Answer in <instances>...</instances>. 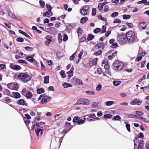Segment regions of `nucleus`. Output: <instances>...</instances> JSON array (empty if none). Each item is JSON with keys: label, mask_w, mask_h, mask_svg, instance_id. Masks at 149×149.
I'll return each mask as SVG.
<instances>
[{"label": "nucleus", "mask_w": 149, "mask_h": 149, "mask_svg": "<svg viewBox=\"0 0 149 149\" xmlns=\"http://www.w3.org/2000/svg\"><path fill=\"white\" fill-rule=\"evenodd\" d=\"M126 35L127 40L130 44L134 43L136 39L135 33L133 31H129L127 32Z\"/></svg>", "instance_id": "f257e3e1"}, {"label": "nucleus", "mask_w": 149, "mask_h": 149, "mask_svg": "<svg viewBox=\"0 0 149 149\" xmlns=\"http://www.w3.org/2000/svg\"><path fill=\"white\" fill-rule=\"evenodd\" d=\"M114 69L116 71H119L121 70L124 67L123 63L119 61H116L113 63Z\"/></svg>", "instance_id": "f03ea898"}, {"label": "nucleus", "mask_w": 149, "mask_h": 149, "mask_svg": "<svg viewBox=\"0 0 149 149\" xmlns=\"http://www.w3.org/2000/svg\"><path fill=\"white\" fill-rule=\"evenodd\" d=\"M24 83H26L30 80L31 78L26 73H21L19 74L18 77Z\"/></svg>", "instance_id": "7ed1b4c3"}, {"label": "nucleus", "mask_w": 149, "mask_h": 149, "mask_svg": "<svg viewBox=\"0 0 149 149\" xmlns=\"http://www.w3.org/2000/svg\"><path fill=\"white\" fill-rule=\"evenodd\" d=\"M118 41L120 44L125 43L127 40L126 35L123 34H120L117 37Z\"/></svg>", "instance_id": "20e7f679"}, {"label": "nucleus", "mask_w": 149, "mask_h": 149, "mask_svg": "<svg viewBox=\"0 0 149 149\" xmlns=\"http://www.w3.org/2000/svg\"><path fill=\"white\" fill-rule=\"evenodd\" d=\"M89 9V7L88 5H86L83 7L82 9L80 10V13L83 15H85L88 14Z\"/></svg>", "instance_id": "39448f33"}, {"label": "nucleus", "mask_w": 149, "mask_h": 149, "mask_svg": "<svg viewBox=\"0 0 149 149\" xmlns=\"http://www.w3.org/2000/svg\"><path fill=\"white\" fill-rule=\"evenodd\" d=\"M90 100L87 99H82L81 100L78 101L77 104H82L86 105H88L90 104Z\"/></svg>", "instance_id": "423d86ee"}, {"label": "nucleus", "mask_w": 149, "mask_h": 149, "mask_svg": "<svg viewBox=\"0 0 149 149\" xmlns=\"http://www.w3.org/2000/svg\"><path fill=\"white\" fill-rule=\"evenodd\" d=\"M142 102L141 100L139 99L135 98L130 102V104L132 105H140Z\"/></svg>", "instance_id": "0eeeda50"}, {"label": "nucleus", "mask_w": 149, "mask_h": 149, "mask_svg": "<svg viewBox=\"0 0 149 149\" xmlns=\"http://www.w3.org/2000/svg\"><path fill=\"white\" fill-rule=\"evenodd\" d=\"M7 87L10 89L16 90L18 88V87L17 84L14 83H10L7 84Z\"/></svg>", "instance_id": "6e6552de"}, {"label": "nucleus", "mask_w": 149, "mask_h": 149, "mask_svg": "<svg viewBox=\"0 0 149 149\" xmlns=\"http://www.w3.org/2000/svg\"><path fill=\"white\" fill-rule=\"evenodd\" d=\"M22 94L25 96H26L27 98H30L31 97L32 94L30 92L26 91L25 90H23L22 92Z\"/></svg>", "instance_id": "1a4fd4ad"}, {"label": "nucleus", "mask_w": 149, "mask_h": 149, "mask_svg": "<svg viewBox=\"0 0 149 149\" xmlns=\"http://www.w3.org/2000/svg\"><path fill=\"white\" fill-rule=\"evenodd\" d=\"M9 67L11 69L15 70H18L20 69L19 66L17 65H14L13 64H11L10 65Z\"/></svg>", "instance_id": "9d476101"}, {"label": "nucleus", "mask_w": 149, "mask_h": 149, "mask_svg": "<svg viewBox=\"0 0 149 149\" xmlns=\"http://www.w3.org/2000/svg\"><path fill=\"white\" fill-rule=\"evenodd\" d=\"M53 15V13L51 11L47 10L46 12L43 13V16L49 17Z\"/></svg>", "instance_id": "9b49d317"}, {"label": "nucleus", "mask_w": 149, "mask_h": 149, "mask_svg": "<svg viewBox=\"0 0 149 149\" xmlns=\"http://www.w3.org/2000/svg\"><path fill=\"white\" fill-rule=\"evenodd\" d=\"M138 26L140 30L144 29L146 26V23L144 22H141L138 24Z\"/></svg>", "instance_id": "f8f14e48"}, {"label": "nucleus", "mask_w": 149, "mask_h": 149, "mask_svg": "<svg viewBox=\"0 0 149 149\" xmlns=\"http://www.w3.org/2000/svg\"><path fill=\"white\" fill-rule=\"evenodd\" d=\"M95 47H97L100 48V49H103L105 47V45L104 43L103 42H101L98 43L96 45Z\"/></svg>", "instance_id": "ddd939ff"}, {"label": "nucleus", "mask_w": 149, "mask_h": 149, "mask_svg": "<svg viewBox=\"0 0 149 149\" xmlns=\"http://www.w3.org/2000/svg\"><path fill=\"white\" fill-rule=\"evenodd\" d=\"M35 132L37 136H41L42 134V131L41 129L39 128H37L35 130Z\"/></svg>", "instance_id": "4468645a"}, {"label": "nucleus", "mask_w": 149, "mask_h": 149, "mask_svg": "<svg viewBox=\"0 0 149 149\" xmlns=\"http://www.w3.org/2000/svg\"><path fill=\"white\" fill-rule=\"evenodd\" d=\"M74 70V68L73 67H72L71 68L70 70L67 72V74H68V77L70 78L72 77L73 75V71Z\"/></svg>", "instance_id": "2eb2a0df"}, {"label": "nucleus", "mask_w": 149, "mask_h": 149, "mask_svg": "<svg viewBox=\"0 0 149 149\" xmlns=\"http://www.w3.org/2000/svg\"><path fill=\"white\" fill-rule=\"evenodd\" d=\"M18 104L19 105H27V104L25 103V102L24 100L22 99H19L18 100Z\"/></svg>", "instance_id": "dca6fc26"}, {"label": "nucleus", "mask_w": 149, "mask_h": 149, "mask_svg": "<svg viewBox=\"0 0 149 149\" xmlns=\"http://www.w3.org/2000/svg\"><path fill=\"white\" fill-rule=\"evenodd\" d=\"M44 124L45 123L42 122H40V123H37V122H36V123H35L33 125V126H32V129L34 130V127L36 126L40 128V125Z\"/></svg>", "instance_id": "f3484780"}, {"label": "nucleus", "mask_w": 149, "mask_h": 149, "mask_svg": "<svg viewBox=\"0 0 149 149\" xmlns=\"http://www.w3.org/2000/svg\"><path fill=\"white\" fill-rule=\"evenodd\" d=\"M137 118L138 119H139L141 121H142L144 122L149 123V120L147 118L143 117L141 116H140L138 117Z\"/></svg>", "instance_id": "a211bd4d"}, {"label": "nucleus", "mask_w": 149, "mask_h": 149, "mask_svg": "<svg viewBox=\"0 0 149 149\" xmlns=\"http://www.w3.org/2000/svg\"><path fill=\"white\" fill-rule=\"evenodd\" d=\"M76 24H70L67 27V29L69 30H71L73 29L76 26Z\"/></svg>", "instance_id": "6ab92c4d"}, {"label": "nucleus", "mask_w": 149, "mask_h": 149, "mask_svg": "<svg viewBox=\"0 0 149 149\" xmlns=\"http://www.w3.org/2000/svg\"><path fill=\"white\" fill-rule=\"evenodd\" d=\"M88 19V18L86 17H84L81 18L80 19V22L83 24L86 22Z\"/></svg>", "instance_id": "aec40b11"}, {"label": "nucleus", "mask_w": 149, "mask_h": 149, "mask_svg": "<svg viewBox=\"0 0 149 149\" xmlns=\"http://www.w3.org/2000/svg\"><path fill=\"white\" fill-rule=\"evenodd\" d=\"M62 86L65 88H67L68 87H71L72 86V85L67 83H63L62 84Z\"/></svg>", "instance_id": "412c9836"}, {"label": "nucleus", "mask_w": 149, "mask_h": 149, "mask_svg": "<svg viewBox=\"0 0 149 149\" xmlns=\"http://www.w3.org/2000/svg\"><path fill=\"white\" fill-rule=\"evenodd\" d=\"M44 84H47L49 82V76H45L44 77Z\"/></svg>", "instance_id": "4be33fe9"}, {"label": "nucleus", "mask_w": 149, "mask_h": 149, "mask_svg": "<svg viewBox=\"0 0 149 149\" xmlns=\"http://www.w3.org/2000/svg\"><path fill=\"white\" fill-rule=\"evenodd\" d=\"M128 122L127 121H125V123L126 124V127L127 130L129 132H130V125L128 123Z\"/></svg>", "instance_id": "5701e85b"}, {"label": "nucleus", "mask_w": 149, "mask_h": 149, "mask_svg": "<svg viewBox=\"0 0 149 149\" xmlns=\"http://www.w3.org/2000/svg\"><path fill=\"white\" fill-rule=\"evenodd\" d=\"M44 92V90L42 88H38L37 90V93L38 94L42 93Z\"/></svg>", "instance_id": "b1692460"}, {"label": "nucleus", "mask_w": 149, "mask_h": 149, "mask_svg": "<svg viewBox=\"0 0 149 149\" xmlns=\"http://www.w3.org/2000/svg\"><path fill=\"white\" fill-rule=\"evenodd\" d=\"M94 38V36L91 34H89L88 35L87 39L88 41H90L93 40Z\"/></svg>", "instance_id": "393cba45"}, {"label": "nucleus", "mask_w": 149, "mask_h": 149, "mask_svg": "<svg viewBox=\"0 0 149 149\" xmlns=\"http://www.w3.org/2000/svg\"><path fill=\"white\" fill-rule=\"evenodd\" d=\"M8 15L11 17L16 20L18 18L15 16L13 13L10 12L9 13Z\"/></svg>", "instance_id": "a878e982"}, {"label": "nucleus", "mask_w": 149, "mask_h": 149, "mask_svg": "<svg viewBox=\"0 0 149 149\" xmlns=\"http://www.w3.org/2000/svg\"><path fill=\"white\" fill-rule=\"evenodd\" d=\"M114 103L113 101H108L105 102V104L107 106H109L113 105Z\"/></svg>", "instance_id": "bb28decb"}, {"label": "nucleus", "mask_w": 149, "mask_h": 149, "mask_svg": "<svg viewBox=\"0 0 149 149\" xmlns=\"http://www.w3.org/2000/svg\"><path fill=\"white\" fill-rule=\"evenodd\" d=\"M75 82L76 84H77L80 85H82L83 84V83L81 80L79 79H75Z\"/></svg>", "instance_id": "cd10ccee"}, {"label": "nucleus", "mask_w": 149, "mask_h": 149, "mask_svg": "<svg viewBox=\"0 0 149 149\" xmlns=\"http://www.w3.org/2000/svg\"><path fill=\"white\" fill-rule=\"evenodd\" d=\"M3 100L5 101L4 102L6 103H10L12 101L10 98L8 97H6L5 100L3 99Z\"/></svg>", "instance_id": "c85d7f7f"}, {"label": "nucleus", "mask_w": 149, "mask_h": 149, "mask_svg": "<svg viewBox=\"0 0 149 149\" xmlns=\"http://www.w3.org/2000/svg\"><path fill=\"white\" fill-rule=\"evenodd\" d=\"M113 83L114 86H118L121 83V81H113Z\"/></svg>", "instance_id": "c756f323"}, {"label": "nucleus", "mask_w": 149, "mask_h": 149, "mask_svg": "<svg viewBox=\"0 0 149 149\" xmlns=\"http://www.w3.org/2000/svg\"><path fill=\"white\" fill-rule=\"evenodd\" d=\"M98 102H93L92 104V108H95L98 107Z\"/></svg>", "instance_id": "7c9ffc66"}, {"label": "nucleus", "mask_w": 149, "mask_h": 149, "mask_svg": "<svg viewBox=\"0 0 149 149\" xmlns=\"http://www.w3.org/2000/svg\"><path fill=\"white\" fill-rule=\"evenodd\" d=\"M13 94L14 96L16 98H19L20 97V95L17 92H13Z\"/></svg>", "instance_id": "2f4dec72"}, {"label": "nucleus", "mask_w": 149, "mask_h": 149, "mask_svg": "<svg viewBox=\"0 0 149 149\" xmlns=\"http://www.w3.org/2000/svg\"><path fill=\"white\" fill-rule=\"evenodd\" d=\"M26 59L30 62H32L33 61V58L30 56H29L26 57Z\"/></svg>", "instance_id": "473e14b6"}, {"label": "nucleus", "mask_w": 149, "mask_h": 149, "mask_svg": "<svg viewBox=\"0 0 149 149\" xmlns=\"http://www.w3.org/2000/svg\"><path fill=\"white\" fill-rule=\"evenodd\" d=\"M60 74L62 78H64L65 77V74L64 71L62 70L60 72Z\"/></svg>", "instance_id": "72a5a7b5"}, {"label": "nucleus", "mask_w": 149, "mask_h": 149, "mask_svg": "<svg viewBox=\"0 0 149 149\" xmlns=\"http://www.w3.org/2000/svg\"><path fill=\"white\" fill-rule=\"evenodd\" d=\"M83 30H82L81 29L80 27L78 28L77 30V33L78 36H80Z\"/></svg>", "instance_id": "f704fd0d"}, {"label": "nucleus", "mask_w": 149, "mask_h": 149, "mask_svg": "<svg viewBox=\"0 0 149 149\" xmlns=\"http://www.w3.org/2000/svg\"><path fill=\"white\" fill-rule=\"evenodd\" d=\"M47 102V100H46V99L45 98L44 96V97H42V100H41V103L42 104H44L46 103Z\"/></svg>", "instance_id": "c9c22d12"}, {"label": "nucleus", "mask_w": 149, "mask_h": 149, "mask_svg": "<svg viewBox=\"0 0 149 149\" xmlns=\"http://www.w3.org/2000/svg\"><path fill=\"white\" fill-rule=\"evenodd\" d=\"M131 17V16L130 15H123V18L124 19H129Z\"/></svg>", "instance_id": "e433bc0d"}, {"label": "nucleus", "mask_w": 149, "mask_h": 149, "mask_svg": "<svg viewBox=\"0 0 149 149\" xmlns=\"http://www.w3.org/2000/svg\"><path fill=\"white\" fill-rule=\"evenodd\" d=\"M71 129V128H70L69 129H64V130L62 132H61V133L62 134H65L67 133Z\"/></svg>", "instance_id": "4c0bfd02"}, {"label": "nucleus", "mask_w": 149, "mask_h": 149, "mask_svg": "<svg viewBox=\"0 0 149 149\" xmlns=\"http://www.w3.org/2000/svg\"><path fill=\"white\" fill-rule=\"evenodd\" d=\"M112 115L108 114L105 115L104 116V118H108L109 119H110L111 118H112Z\"/></svg>", "instance_id": "58836bf2"}, {"label": "nucleus", "mask_w": 149, "mask_h": 149, "mask_svg": "<svg viewBox=\"0 0 149 149\" xmlns=\"http://www.w3.org/2000/svg\"><path fill=\"white\" fill-rule=\"evenodd\" d=\"M39 3L40 6L42 8H44L45 5V3L43 1L40 0L39 1Z\"/></svg>", "instance_id": "ea45409f"}, {"label": "nucleus", "mask_w": 149, "mask_h": 149, "mask_svg": "<svg viewBox=\"0 0 149 149\" xmlns=\"http://www.w3.org/2000/svg\"><path fill=\"white\" fill-rule=\"evenodd\" d=\"M118 15V12H115L111 14V16L112 17H114L117 16Z\"/></svg>", "instance_id": "a19ab883"}, {"label": "nucleus", "mask_w": 149, "mask_h": 149, "mask_svg": "<svg viewBox=\"0 0 149 149\" xmlns=\"http://www.w3.org/2000/svg\"><path fill=\"white\" fill-rule=\"evenodd\" d=\"M101 31V29L98 28H96L93 30V32L95 33H97Z\"/></svg>", "instance_id": "79ce46f5"}, {"label": "nucleus", "mask_w": 149, "mask_h": 149, "mask_svg": "<svg viewBox=\"0 0 149 149\" xmlns=\"http://www.w3.org/2000/svg\"><path fill=\"white\" fill-rule=\"evenodd\" d=\"M121 119V117L118 116H114L112 118V120H118Z\"/></svg>", "instance_id": "37998d69"}, {"label": "nucleus", "mask_w": 149, "mask_h": 149, "mask_svg": "<svg viewBox=\"0 0 149 149\" xmlns=\"http://www.w3.org/2000/svg\"><path fill=\"white\" fill-rule=\"evenodd\" d=\"M86 93L87 94L89 95H93L95 94L94 92L93 91H86Z\"/></svg>", "instance_id": "c03bdc74"}, {"label": "nucleus", "mask_w": 149, "mask_h": 149, "mask_svg": "<svg viewBox=\"0 0 149 149\" xmlns=\"http://www.w3.org/2000/svg\"><path fill=\"white\" fill-rule=\"evenodd\" d=\"M106 27L105 26H103L101 31V33H103L106 32Z\"/></svg>", "instance_id": "a18cd8bd"}, {"label": "nucleus", "mask_w": 149, "mask_h": 149, "mask_svg": "<svg viewBox=\"0 0 149 149\" xmlns=\"http://www.w3.org/2000/svg\"><path fill=\"white\" fill-rule=\"evenodd\" d=\"M58 38L59 42L60 43L62 42V37L60 33H59L58 35Z\"/></svg>", "instance_id": "49530a36"}, {"label": "nucleus", "mask_w": 149, "mask_h": 149, "mask_svg": "<svg viewBox=\"0 0 149 149\" xmlns=\"http://www.w3.org/2000/svg\"><path fill=\"white\" fill-rule=\"evenodd\" d=\"M102 86L101 85H98L96 88V90L98 91H100L101 90Z\"/></svg>", "instance_id": "de8ad7c7"}, {"label": "nucleus", "mask_w": 149, "mask_h": 149, "mask_svg": "<svg viewBox=\"0 0 149 149\" xmlns=\"http://www.w3.org/2000/svg\"><path fill=\"white\" fill-rule=\"evenodd\" d=\"M98 18L99 19H101L102 21H104L105 22L107 21V18L105 17H102L101 15L99 16H98Z\"/></svg>", "instance_id": "09e8293b"}, {"label": "nucleus", "mask_w": 149, "mask_h": 149, "mask_svg": "<svg viewBox=\"0 0 149 149\" xmlns=\"http://www.w3.org/2000/svg\"><path fill=\"white\" fill-rule=\"evenodd\" d=\"M103 4L100 3L98 5V9L100 11H101L103 8Z\"/></svg>", "instance_id": "8fccbe9b"}, {"label": "nucleus", "mask_w": 149, "mask_h": 149, "mask_svg": "<svg viewBox=\"0 0 149 149\" xmlns=\"http://www.w3.org/2000/svg\"><path fill=\"white\" fill-rule=\"evenodd\" d=\"M16 40L17 41L19 42H22L24 41V39L23 38L21 37L17 38L16 39Z\"/></svg>", "instance_id": "3c124183"}, {"label": "nucleus", "mask_w": 149, "mask_h": 149, "mask_svg": "<svg viewBox=\"0 0 149 149\" xmlns=\"http://www.w3.org/2000/svg\"><path fill=\"white\" fill-rule=\"evenodd\" d=\"M97 60L98 58H96L93 60L92 61V64L93 65H97Z\"/></svg>", "instance_id": "603ef678"}, {"label": "nucleus", "mask_w": 149, "mask_h": 149, "mask_svg": "<svg viewBox=\"0 0 149 149\" xmlns=\"http://www.w3.org/2000/svg\"><path fill=\"white\" fill-rule=\"evenodd\" d=\"M68 37L66 34H64L63 36V40L64 41H66L68 40Z\"/></svg>", "instance_id": "864d4df0"}, {"label": "nucleus", "mask_w": 149, "mask_h": 149, "mask_svg": "<svg viewBox=\"0 0 149 149\" xmlns=\"http://www.w3.org/2000/svg\"><path fill=\"white\" fill-rule=\"evenodd\" d=\"M46 6L47 8V10L51 11V10L52 9V8L51 6L48 4H46Z\"/></svg>", "instance_id": "5fc2aeb1"}, {"label": "nucleus", "mask_w": 149, "mask_h": 149, "mask_svg": "<svg viewBox=\"0 0 149 149\" xmlns=\"http://www.w3.org/2000/svg\"><path fill=\"white\" fill-rule=\"evenodd\" d=\"M76 54V52H75L70 57V60L71 61L73 60L74 59L75 56Z\"/></svg>", "instance_id": "6e6d98bb"}, {"label": "nucleus", "mask_w": 149, "mask_h": 149, "mask_svg": "<svg viewBox=\"0 0 149 149\" xmlns=\"http://www.w3.org/2000/svg\"><path fill=\"white\" fill-rule=\"evenodd\" d=\"M135 114L138 116H143V113L140 111H136Z\"/></svg>", "instance_id": "4d7b16f0"}, {"label": "nucleus", "mask_w": 149, "mask_h": 149, "mask_svg": "<svg viewBox=\"0 0 149 149\" xmlns=\"http://www.w3.org/2000/svg\"><path fill=\"white\" fill-rule=\"evenodd\" d=\"M117 46V43L116 42H114V43L112 44L111 46L112 48H116Z\"/></svg>", "instance_id": "13d9d810"}, {"label": "nucleus", "mask_w": 149, "mask_h": 149, "mask_svg": "<svg viewBox=\"0 0 149 149\" xmlns=\"http://www.w3.org/2000/svg\"><path fill=\"white\" fill-rule=\"evenodd\" d=\"M114 23H120L121 22V21L118 19H115L113 22Z\"/></svg>", "instance_id": "bf43d9fd"}, {"label": "nucleus", "mask_w": 149, "mask_h": 149, "mask_svg": "<svg viewBox=\"0 0 149 149\" xmlns=\"http://www.w3.org/2000/svg\"><path fill=\"white\" fill-rule=\"evenodd\" d=\"M83 51H81L80 53L78 55V57L79 58V60H81V56L83 54Z\"/></svg>", "instance_id": "052dcab7"}, {"label": "nucleus", "mask_w": 149, "mask_h": 149, "mask_svg": "<svg viewBox=\"0 0 149 149\" xmlns=\"http://www.w3.org/2000/svg\"><path fill=\"white\" fill-rule=\"evenodd\" d=\"M85 121L84 120H81L78 121L77 123L78 125H80L84 123Z\"/></svg>", "instance_id": "680f3d73"}, {"label": "nucleus", "mask_w": 149, "mask_h": 149, "mask_svg": "<svg viewBox=\"0 0 149 149\" xmlns=\"http://www.w3.org/2000/svg\"><path fill=\"white\" fill-rule=\"evenodd\" d=\"M6 68V65L4 64L0 65V70H3Z\"/></svg>", "instance_id": "e2e57ef3"}, {"label": "nucleus", "mask_w": 149, "mask_h": 149, "mask_svg": "<svg viewBox=\"0 0 149 149\" xmlns=\"http://www.w3.org/2000/svg\"><path fill=\"white\" fill-rule=\"evenodd\" d=\"M96 13V10L95 8H93L92 10V15L93 16H95Z\"/></svg>", "instance_id": "0e129e2a"}, {"label": "nucleus", "mask_w": 149, "mask_h": 149, "mask_svg": "<svg viewBox=\"0 0 149 149\" xmlns=\"http://www.w3.org/2000/svg\"><path fill=\"white\" fill-rule=\"evenodd\" d=\"M51 42L52 40H46L45 41V43L46 45L48 46Z\"/></svg>", "instance_id": "69168bd1"}, {"label": "nucleus", "mask_w": 149, "mask_h": 149, "mask_svg": "<svg viewBox=\"0 0 149 149\" xmlns=\"http://www.w3.org/2000/svg\"><path fill=\"white\" fill-rule=\"evenodd\" d=\"M11 24L10 23H5V26L9 29L11 28Z\"/></svg>", "instance_id": "338daca9"}, {"label": "nucleus", "mask_w": 149, "mask_h": 149, "mask_svg": "<svg viewBox=\"0 0 149 149\" xmlns=\"http://www.w3.org/2000/svg\"><path fill=\"white\" fill-rule=\"evenodd\" d=\"M145 147L146 149H149V142H146L145 143Z\"/></svg>", "instance_id": "774afa93"}]
</instances>
